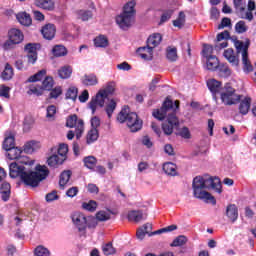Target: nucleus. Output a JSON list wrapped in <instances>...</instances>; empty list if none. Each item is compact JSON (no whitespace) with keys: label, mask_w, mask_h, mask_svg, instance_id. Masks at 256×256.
<instances>
[{"label":"nucleus","mask_w":256,"mask_h":256,"mask_svg":"<svg viewBox=\"0 0 256 256\" xmlns=\"http://www.w3.org/2000/svg\"><path fill=\"white\" fill-rule=\"evenodd\" d=\"M83 209H85L86 211H95V209H97V202L91 200L90 202H84L82 204Z\"/></svg>","instance_id":"obj_58"},{"label":"nucleus","mask_w":256,"mask_h":256,"mask_svg":"<svg viewBox=\"0 0 256 256\" xmlns=\"http://www.w3.org/2000/svg\"><path fill=\"white\" fill-rule=\"evenodd\" d=\"M137 53L141 59H145L146 61L153 59V47H150L149 44H147V47L138 48Z\"/></svg>","instance_id":"obj_14"},{"label":"nucleus","mask_w":256,"mask_h":256,"mask_svg":"<svg viewBox=\"0 0 256 256\" xmlns=\"http://www.w3.org/2000/svg\"><path fill=\"white\" fill-rule=\"evenodd\" d=\"M60 95H63V88H61V86L51 88L49 94L50 99H58Z\"/></svg>","instance_id":"obj_50"},{"label":"nucleus","mask_w":256,"mask_h":256,"mask_svg":"<svg viewBox=\"0 0 256 256\" xmlns=\"http://www.w3.org/2000/svg\"><path fill=\"white\" fill-rule=\"evenodd\" d=\"M77 19H81V21H89V19L93 18V12L91 10H78L76 11Z\"/></svg>","instance_id":"obj_33"},{"label":"nucleus","mask_w":256,"mask_h":256,"mask_svg":"<svg viewBox=\"0 0 256 256\" xmlns=\"http://www.w3.org/2000/svg\"><path fill=\"white\" fill-rule=\"evenodd\" d=\"M13 147H15V136H7L3 142V149L7 151L8 149H11Z\"/></svg>","instance_id":"obj_46"},{"label":"nucleus","mask_w":256,"mask_h":256,"mask_svg":"<svg viewBox=\"0 0 256 256\" xmlns=\"http://www.w3.org/2000/svg\"><path fill=\"white\" fill-rule=\"evenodd\" d=\"M187 241H189L187 236L180 235L173 240L171 247H183V245H187Z\"/></svg>","instance_id":"obj_38"},{"label":"nucleus","mask_w":256,"mask_h":256,"mask_svg":"<svg viewBox=\"0 0 256 256\" xmlns=\"http://www.w3.org/2000/svg\"><path fill=\"white\" fill-rule=\"evenodd\" d=\"M46 111V119H48V121H55V115H57V106L50 105L47 107Z\"/></svg>","instance_id":"obj_42"},{"label":"nucleus","mask_w":256,"mask_h":256,"mask_svg":"<svg viewBox=\"0 0 256 256\" xmlns=\"http://www.w3.org/2000/svg\"><path fill=\"white\" fill-rule=\"evenodd\" d=\"M221 101L224 105H237L241 101V96L235 93V88L230 83H226L221 91Z\"/></svg>","instance_id":"obj_6"},{"label":"nucleus","mask_w":256,"mask_h":256,"mask_svg":"<svg viewBox=\"0 0 256 256\" xmlns=\"http://www.w3.org/2000/svg\"><path fill=\"white\" fill-rule=\"evenodd\" d=\"M162 40H163V37L161 36V34L155 33L149 36L147 40V45L148 47H152L153 49H155V47H157V45H159Z\"/></svg>","instance_id":"obj_24"},{"label":"nucleus","mask_w":256,"mask_h":256,"mask_svg":"<svg viewBox=\"0 0 256 256\" xmlns=\"http://www.w3.org/2000/svg\"><path fill=\"white\" fill-rule=\"evenodd\" d=\"M11 87L0 85V97H4V99H10L11 97Z\"/></svg>","instance_id":"obj_55"},{"label":"nucleus","mask_w":256,"mask_h":256,"mask_svg":"<svg viewBox=\"0 0 256 256\" xmlns=\"http://www.w3.org/2000/svg\"><path fill=\"white\" fill-rule=\"evenodd\" d=\"M171 15H173L172 11H166L162 14L161 19H160V24L162 23H167L169 19H171Z\"/></svg>","instance_id":"obj_64"},{"label":"nucleus","mask_w":256,"mask_h":256,"mask_svg":"<svg viewBox=\"0 0 256 256\" xmlns=\"http://www.w3.org/2000/svg\"><path fill=\"white\" fill-rule=\"evenodd\" d=\"M0 193L2 201L7 202L11 198V184L7 182L2 183Z\"/></svg>","instance_id":"obj_21"},{"label":"nucleus","mask_w":256,"mask_h":256,"mask_svg":"<svg viewBox=\"0 0 256 256\" xmlns=\"http://www.w3.org/2000/svg\"><path fill=\"white\" fill-rule=\"evenodd\" d=\"M41 47V45L37 43H28L25 45L24 51L27 54H37V50Z\"/></svg>","instance_id":"obj_47"},{"label":"nucleus","mask_w":256,"mask_h":256,"mask_svg":"<svg viewBox=\"0 0 256 256\" xmlns=\"http://www.w3.org/2000/svg\"><path fill=\"white\" fill-rule=\"evenodd\" d=\"M256 5L255 1L249 0L248 1V11L244 14H241V19H247L248 21H253V12L255 11Z\"/></svg>","instance_id":"obj_26"},{"label":"nucleus","mask_w":256,"mask_h":256,"mask_svg":"<svg viewBox=\"0 0 256 256\" xmlns=\"http://www.w3.org/2000/svg\"><path fill=\"white\" fill-rule=\"evenodd\" d=\"M206 67L208 71H215L216 69H219V59L217 56H210L209 58H206Z\"/></svg>","instance_id":"obj_22"},{"label":"nucleus","mask_w":256,"mask_h":256,"mask_svg":"<svg viewBox=\"0 0 256 256\" xmlns=\"http://www.w3.org/2000/svg\"><path fill=\"white\" fill-rule=\"evenodd\" d=\"M173 25H174V27H178L179 29H181V27H183V25H185V13L184 12L179 13L178 18L173 21Z\"/></svg>","instance_id":"obj_53"},{"label":"nucleus","mask_w":256,"mask_h":256,"mask_svg":"<svg viewBox=\"0 0 256 256\" xmlns=\"http://www.w3.org/2000/svg\"><path fill=\"white\" fill-rule=\"evenodd\" d=\"M13 75H14L13 67H11L9 64H6L5 69L1 75L2 79L4 81H9V80L13 79Z\"/></svg>","instance_id":"obj_40"},{"label":"nucleus","mask_w":256,"mask_h":256,"mask_svg":"<svg viewBox=\"0 0 256 256\" xmlns=\"http://www.w3.org/2000/svg\"><path fill=\"white\" fill-rule=\"evenodd\" d=\"M66 126L70 129L75 128L76 139H81L83 131H85V123L82 119H78L77 115H72L67 119Z\"/></svg>","instance_id":"obj_8"},{"label":"nucleus","mask_w":256,"mask_h":256,"mask_svg":"<svg viewBox=\"0 0 256 256\" xmlns=\"http://www.w3.org/2000/svg\"><path fill=\"white\" fill-rule=\"evenodd\" d=\"M219 73H220V77H229L231 75V69H229V67L227 65H220L218 67Z\"/></svg>","instance_id":"obj_57"},{"label":"nucleus","mask_w":256,"mask_h":256,"mask_svg":"<svg viewBox=\"0 0 256 256\" xmlns=\"http://www.w3.org/2000/svg\"><path fill=\"white\" fill-rule=\"evenodd\" d=\"M71 171L70 170H64L61 175H60V180H59V186L60 189H65V185L69 183V179H71Z\"/></svg>","instance_id":"obj_30"},{"label":"nucleus","mask_w":256,"mask_h":256,"mask_svg":"<svg viewBox=\"0 0 256 256\" xmlns=\"http://www.w3.org/2000/svg\"><path fill=\"white\" fill-rule=\"evenodd\" d=\"M116 23L120 29L126 31V29H129V27L135 23V17L122 12L116 17Z\"/></svg>","instance_id":"obj_10"},{"label":"nucleus","mask_w":256,"mask_h":256,"mask_svg":"<svg viewBox=\"0 0 256 256\" xmlns=\"http://www.w3.org/2000/svg\"><path fill=\"white\" fill-rule=\"evenodd\" d=\"M9 40H7L3 48L6 50L13 49V45H19V43H22L23 39H25V36L23 35V32L17 28H12L9 32Z\"/></svg>","instance_id":"obj_7"},{"label":"nucleus","mask_w":256,"mask_h":256,"mask_svg":"<svg viewBox=\"0 0 256 256\" xmlns=\"http://www.w3.org/2000/svg\"><path fill=\"white\" fill-rule=\"evenodd\" d=\"M34 5L45 11H55V1L53 0H34Z\"/></svg>","instance_id":"obj_13"},{"label":"nucleus","mask_w":256,"mask_h":256,"mask_svg":"<svg viewBox=\"0 0 256 256\" xmlns=\"http://www.w3.org/2000/svg\"><path fill=\"white\" fill-rule=\"evenodd\" d=\"M28 95H37V97H39L40 95H43V88L31 86L28 90Z\"/></svg>","instance_id":"obj_61"},{"label":"nucleus","mask_w":256,"mask_h":256,"mask_svg":"<svg viewBox=\"0 0 256 256\" xmlns=\"http://www.w3.org/2000/svg\"><path fill=\"white\" fill-rule=\"evenodd\" d=\"M128 220L134 221V223H139V221H143V212L141 211H130L128 213Z\"/></svg>","instance_id":"obj_36"},{"label":"nucleus","mask_w":256,"mask_h":256,"mask_svg":"<svg viewBox=\"0 0 256 256\" xmlns=\"http://www.w3.org/2000/svg\"><path fill=\"white\" fill-rule=\"evenodd\" d=\"M236 33H245L247 32V24H245V21H239L235 25Z\"/></svg>","instance_id":"obj_60"},{"label":"nucleus","mask_w":256,"mask_h":256,"mask_svg":"<svg viewBox=\"0 0 256 256\" xmlns=\"http://www.w3.org/2000/svg\"><path fill=\"white\" fill-rule=\"evenodd\" d=\"M111 215H113V212L109 209L100 210L96 213V219L98 221H109V219H111Z\"/></svg>","instance_id":"obj_31"},{"label":"nucleus","mask_w":256,"mask_h":256,"mask_svg":"<svg viewBox=\"0 0 256 256\" xmlns=\"http://www.w3.org/2000/svg\"><path fill=\"white\" fill-rule=\"evenodd\" d=\"M72 221L77 227L78 231H85V229H87V218L85 217V214L81 212H75L72 215Z\"/></svg>","instance_id":"obj_11"},{"label":"nucleus","mask_w":256,"mask_h":256,"mask_svg":"<svg viewBox=\"0 0 256 256\" xmlns=\"http://www.w3.org/2000/svg\"><path fill=\"white\" fill-rule=\"evenodd\" d=\"M112 93H115V82H109L105 89L100 90L95 98H92V100L89 103V108L91 109L92 113H95L97 111V107H103L105 105V100L109 95H112Z\"/></svg>","instance_id":"obj_5"},{"label":"nucleus","mask_w":256,"mask_h":256,"mask_svg":"<svg viewBox=\"0 0 256 256\" xmlns=\"http://www.w3.org/2000/svg\"><path fill=\"white\" fill-rule=\"evenodd\" d=\"M45 75H47V70H45V69L40 70L38 73H36L28 78V83H35L37 81H41V79H43V77H45Z\"/></svg>","instance_id":"obj_41"},{"label":"nucleus","mask_w":256,"mask_h":256,"mask_svg":"<svg viewBox=\"0 0 256 256\" xmlns=\"http://www.w3.org/2000/svg\"><path fill=\"white\" fill-rule=\"evenodd\" d=\"M163 171L166 173V175L175 177V175H177V165L173 162H166L163 164Z\"/></svg>","instance_id":"obj_23"},{"label":"nucleus","mask_w":256,"mask_h":256,"mask_svg":"<svg viewBox=\"0 0 256 256\" xmlns=\"http://www.w3.org/2000/svg\"><path fill=\"white\" fill-rule=\"evenodd\" d=\"M249 109H251V98L246 97L241 101L239 111L242 115H247L249 113Z\"/></svg>","instance_id":"obj_29"},{"label":"nucleus","mask_w":256,"mask_h":256,"mask_svg":"<svg viewBox=\"0 0 256 256\" xmlns=\"http://www.w3.org/2000/svg\"><path fill=\"white\" fill-rule=\"evenodd\" d=\"M52 53L54 57H65L67 55V48L63 45H56L52 49Z\"/></svg>","instance_id":"obj_37"},{"label":"nucleus","mask_w":256,"mask_h":256,"mask_svg":"<svg viewBox=\"0 0 256 256\" xmlns=\"http://www.w3.org/2000/svg\"><path fill=\"white\" fill-rule=\"evenodd\" d=\"M221 187V180L209 175L196 176L192 182L194 197L204 201V203H212V205H217V200L207 189H213L216 193H223Z\"/></svg>","instance_id":"obj_1"},{"label":"nucleus","mask_w":256,"mask_h":256,"mask_svg":"<svg viewBox=\"0 0 256 256\" xmlns=\"http://www.w3.org/2000/svg\"><path fill=\"white\" fill-rule=\"evenodd\" d=\"M47 163L49 167H59V165L65 163V158H61V156L54 154L48 158Z\"/></svg>","instance_id":"obj_25"},{"label":"nucleus","mask_w":256,"mask_h":256,"mask_svg":"<svg viewBox=\"0 0 256 256\" xmlns=\"http://www.w3.org/2000/svg\"><path fill=\"white\" fill-rule=\"evenodd\" d=\"M226 216L232 223H235V220L239 217V210L235 204H230L226 208Z\"/></svg>","instance_id":"obj_16"},{"label":"nucleus","mask_w":256,"mask_h":256,"mask_svg":"<svg viewBox=\"0 0 256 256\" xmlns=\"http://www.w3.org/2000/svg\"><path fill=\"white\" fill-rule=\"evenodd\" d=\"M178 135H180V137H182L183 139H191V132L189 131V128L187 127H183Z\"/></svg>","instance_id":"obj_62"},{"label":"nucleus","mask_w":256,"mask_h":256,"mask_svg":"<svg viewBox=\"0 0 256 256\" xmlns=\"http://www.w3.org/2000/svg\"><path fill=\"white\" fill-rule=\"evenodd\" d=\"M9 176L12 179H20L25 183V185H29L30 187H37L43 179H47V175H49V169L47 166H36L35 172H28L27 168L13 162L9 165Z\"/></svg>","instance_id":"obj_2"},{"label":"nucleus","mask_w":256,"mask_h":256,"mask_svg":"<svg viewBox=\"0 0 256 256\" xmlns=\"http://www.w3.org/2000/svg\"><path fill=\"white\" fill-rule=\"evenodd\" d=\"M117 107V102L115 100H111L110 103L106 107V113L109 118H111V115H113V111H115V108Z\"/></svg>","instance_id":"obj_59"},{"label":"nucleus","mask_w":256,"mask_h":256,"mask_svg":"<svg viewBox=\"0 0 256 256\" xmlns=\"http://www.w3.org/2000/svg\"><path fill=\"white\" fill-rule=\"evenodd\" d=\"M102 251H103L104 255H115V253H116V250L113 247L112 243L104 244L102 246Z\"/></svg>","instance_id":"obj_54"},{"label":"nucleus","mask_w":256,"mask_h":256,"mask_svg":"<svg viewBox=\"0 0 256 256\" xmlns=\"http://www.w3.org/2000/svg\"><path fill=\"white\" fill-rule=\"evenodd\" d=\"M99 139V130L97 128H92L86 136V141L88 144L95 143Z\"/></svg>","instance_id":"obj_35"},{"label":"nucleus","mask_w":256,"mask_h":256,"mask_svg":"<svg viewBox=\"0 0 256 256\" xmlns=\"http://www.w3.org/2000/svg\"><path fill=\"white\" fill-rule=\"evenodd\" d=\"M59 199V195H57V191H52L46 195L47 203H51L52 201H57Z\"/></svg>","instance_id":"obj_63"},{"label":"nucleus","mask_w":256,"mask_h":256,"mask_svg":"<svg viewBox=\"0 0 256 256\" xmlns=\"http://www.w3.org/2000/svg\"><path fill=\"white\" fill-rule=\"evenodd\" d=\"M72 73H73V68H71V66H64L58 70V75L60 79H69Z\"/></svg>","instance_id":"obj_32"},{"label":"nucleus","mask_w":256,"mask_h":256,"mask_svg":"<svg viewBox=\"0 0 256 256\" xmlns=\"http://www.w3.org/2000/svg\"><path fill=\"white\" fill-rule=\"evenodd\" d=\"M35 256H50L51 252L43 245H39L34 249Z\"/></svg>","instance_id":"obj_44"},{"label":"nucleus","mask_w":256,"mask_h":256,"mask_svg":"<svg viewBox=\"0 0 256 256\" xmlns=\"http://www.w3.org/2000/svg\"><path fill=\"white\" fill-rule=\"evenodd\" d=\"M95 47H107L109 45V40L107 37L100 35L94 39Z\"/></svg>","instance_id":"obj_43"},{"label":"nucleus","mask_w":256,"mask_h":256,"mask_svg":"<svg viewBox=\"0 0 256 256\" xmlns=\"http://www.w3.org/2000/svg\"><path fill=\"white\" fill-rule=\"evenodd\" d=\"M207 87L213 95H217V93H221L223 88L221 87V82L216 79H210L207 81Z\"/></svg>","instance_id":"obj_17"},{"label":"nucleus","mask_w":256,"mask_h":256,"mask_svg":"<svg viewBox=\"0 0 256 256\" xmlns=\"http://www.w3.org/2000/svg\"><path fill=\"white\" fill-rule=\"evenodd\" d=\"M41 33H42L44 39L51 41V39H53L55 37V33H57V28L55 27V24H46L41 29Z\"/></svg>","instance_id":"obj_12"},{"label":"nucleus","mask_w":256,"mask_h":256,"mask_svg":"<svg viewBox=\"0 0 256 256\" xmlns=\"http://www.w3.org/2000/svg\"><path fill=\"white\" fill-rule=\"evenodd\" d=\"M166 58L171 63H174V61H177V59H179V56L177 55V47H175V46H168L166 48Z\"/></svg>","instance_id":"obj_27"},{"label":"nucleus","mask_w":256,"mask_h":256,"mask_svg":"<svg viewBox=\"0 0 256 256\" xmlns=\"http://www.w3.org/2000/svg\"><path fill=\"white\" fill-rule=\"evenodd\" d=\"M223 56L229 63H232L233 65H237L239 63V60L237 59V56H235V51L233 49L228 48L224 51Z\"/></svg>","instance_id":"obj_28"},{"label":"nucleus","mask_w":256,"mask_h":256,"mask_svg":"<svg viewBox=\"0 0 256 256\" xmlns=\"http://www.w3.org/2000/svg\"><path fill=\"white\" fill-rule=\"evenodd\" d=\"M117 119L119 123H126L132 133L141 131L143 127V121L139 119L137 113L129 112V107H124L118 114Z\"/></svg>","instance_id":"obj_4"},{"label":"nucleus","mask_w":256,"mask_h":256,"mask_svg":"<svg viewBox=\"0 0 256 256\" xmlns=\"http://www.w3.org/2000/svg\"><path fill=\"white\" fill-rule=\"evenodd\" d=\"M78 93L79 89H77V87L75 86H71L66 92V99H71L72 101H75L77 99Z\"/></svg>","instance_id":"obj_45"},{"label":"nucleus","mask_w":256,"mask_h":256,"mask_svg":"<svg viewBox=\"0 0 256 256\" xmlns=\"http://www.w3.org/2000/svg\"><path fill=\"white\" fill-rule=\"evenodd\" d=\"M7 151V157L11 161L18 159L19 163H23L24 165H33V161L29 162V158L27 156H21L23 151L20 148L12 147L8 148Z\"/></svg>","instance_id":"obj_9"},{"label":"nucleus","mask_w":256,"mask_h":256,"mask_svg":"<svg viewBox=\"0 0 256 256\" xmlns=\"http://www.w3.org/2000/svg\"><path fill=\"white\" fill-rule=\"evenodd\" d=\"M16 19L19 21L20 25H24V27H29L33 20L31 19V15L27 12H20L16 15Z\"/></svg>","instance_id":"obj_18"},{"label":"nucleus","mask_w":256,"mask_h":256,"mask_svg":"<svg viewBox=\"0 0 256 256\" xmlns=\"http://www.w3.org/2000/svg\"><path fill=\"white\" fill-rule=\"evenodd\" d=\"M247 51L248 47H245L242 52V63L244 65V71L251 73V71H253V65H251V61H249V53Z\"/></svg>","instance_id":"obj_20"},{"label":"nucleus","mask_w":256,"mask_h":256,"mask_svg":"<svg viewBox=\"0 0 256 256\" xmlns=\"http://www.w3.org/2000/svg\"><path fill=\"white\" fill-rule=\"evenodd\" d=\"M171 231H177V225L172 224V225L167 226L165 228H161L159 230L151 232V234H149V237H153V235H161V233H171Z\"/></svg>","instance_id":"obj_39"},{"label":"nucleus","mask_w":256,"mask_h":256,"mask_svg":"<svg viewBox=\"0 0 256 256\" xmlns=\"http://www.w3.org/2000/svg\"><path fill=\"white\" fill-rule=\"evenodd\" d=\"M82 83L87 87H93L95 85H98L99 78H97V75L95 74H86L82 79Z\"/></svg>","instance_id":"obj_19"},{"label":"nucleus","mask_w":256,"mask_h":256,"mask_svg":"<svg viewBox=\"0 0 256 256\" xmlns=\"http://www.w3.org/2000/svg\"><path fill=\"white\" fill-rule=\"evenodd\" d=\"M135 1H130L124 5L123 12L125 15L135 17Z\"/></svg>","instance_id":"obj_34"},{"label":"nucleus","mask_w":256,"mask_h":256,"mask_svg":"<svg viewBox=\"0 0 256 256\" xmlns=\"http://www.w3.org/2000/svg\"><path fill=\"white\" fill-rule=\"evenodd\" d=\"M153 229V225L146 223L136 231V237L140 241L145 239V235H151L150 231Z\"/></svg>","instance_id":"obj_15"},{"label":"nucleus","mask_w":256,"mask_h":256,"mask_svg":"<svg viewBox=\"0 0 256 256\" xmlns=\"http://www.w3.org/2000/svg\"><path fill=\"white\" fill-rule=\"evenodd\" d=\"M153 117L158 121H163L166 117V121L162 124V131L164 135H173V129L179 127V118L175 114V108H173V101L166 99L161 107L153 111Z\"/></svg>","instance_id":"obj_3"},{"label":"nucleus","mask_w":256,"mask_h":256,"mask_svg":"<svg viewBox=\"0 0 256 256\" xmlns=\"http://www.w3.org/2000/svg\"><path fill=\"white\" fill-rule=\"evenodd\" d=\"M53 85H55L53 77L48 76L42 82V89H45V91H51V89H53Z\"/></svg>","instance_id":"obj_48"},{"label":"nucleus","mask_w":256,"mask_h":256,"mask_svg":"<svg viewBox=\"0 0 256 256\" xmlns=\"http://www.w3.org/2000/svg\"><path fill=\"white\" fill-rule=\"evenodd\" d=\"M69 152V146L67 144H60L58 147V155L64 161L67 159V153Z\"/></svg>","instance_id":"obj_49"},{"label":"nucleus","mask_w":256,"mask_h":256,"mask_svg":"<svg viewBox=\"0 0 256 256\" xmlns=\"http://www.w3.org/2000/svg\"><path fill=\"white\" fill-rule=\"evenodd\" d=\"M202 55L206 59H208L209 57H215V55H213V46H211L209 44H204L203 50H202Z\"/></svg>","instance_id":"obj_52"},{"label":"nucleus","mask_w":256,"mask_h":256,"mask_svg":"<svg viewBox=\"0 0 256 256\" xmlns=\"http://www.w3.org/2000/svg\"><path fill=\"white\" fill-rule=\"evenodd\" d=\"M35 149H37V142L35 141H30L24 145V153L31 154Z\"/></svg>","instance_id":"obj_56"},{"label":"nucleus","mask_w":256,"mask_h":256,"mask_svg":"<svg viewBox=\"0 0 256 256\" xmlns=\"http://www.w3.org/2000/svg\"><path fill=\"white\" fill-rule=\"evenodd\" d=\"M84 164L85 167H87L88 169H93V167L97 165V158H95L94 156L85 157Z\"/></svg>","instance_id":"obj_51"}]
</instances>
